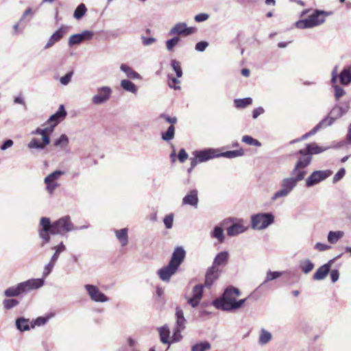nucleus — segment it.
Masks as SVG:
<instances>
[{"instance_id": "1", "label": "nucleus", "mask_w": 351, "mask_h": 351, "mask_svg": "<svg viewBox=\"0 0 351 351\" xmlns=\"http://www.w3.org/2000/svg\"><path fill=\"white\" fill-rule=\"evenodd\" d=\"M40 226L41 228L39 230V236L43 240L42 245L49 242V234H63L79 229L74 227L69 216L60 218L53 223L51 222L49 218L43 217L40 220Z\"/></svg>"}, {"instance_id": "2", "label": "nucleus", "mask_w": 351, "mask_h": 351, "mask_svg": "<svg viewBox=\"0 0 351 351\" xmlns=\"http://www.w3.org/2000/svg\"><path fill=\"white\" fill-rule=\"evenodd\" d=\"M45 281L41 278H33L9 287L5 289L3 295L6 298L22 296L33 290L38 289L44 285Z\"/></svg>"}, {"instance_id": "3", "label": "nucleus", "mask_w": 351, "mask_h": 351, "mask_svg": "<svg viewBox=\"0 0 351 351\" xmlns=\"http://www.w3.org/2000/svg\"><path fill=\"white\" fill-rule=\"evenodd\" d=\"M240 291L237 288L228 287L225 290L221 298L215 300L213 302L214 306L218 308L226 311L233 310L234 303L237 300V297L240 295Z\"/></svg>"}, {"instance_id": "4", "label": "nucleus", "mask_w": 351, "mask_h": 351, "mask_svg": "<svg viewBox=\"0 0 351 351\" xmlns=\"http://www.w3.org/2000/svg\"><path fill=\"white\" fill-rule=\"evenodd\" d=\"M328 14L322 10H316L307 19L298 21L295 23L296 27L299 29L311 28L322 24Z\"/></svg>"}, {"instance_id": "5", "label": "nucleus", "mask_w": 351, "mask_h": 351, "mask_svg": "<svg viewBox=\"0 0 351 351\" xmlns=\"http://www.w3.org/2000/svg\"><path fill=\"white\" fill-rule=\"evenodd\" d=\"M274 222V215L271 213H261L251 217V227L253 230L266 229Z\"/></svg>"}, {"instance_id": "6", "label": "nucleus", "mask_w": 351, "mask_h": 351, "mask_svg": "<svg viewBox=\"0 0 351 351\" xmlns=\"http://www.w3.org/2000/svg\"><path fill=\"white\" fill-rule=\"evenodd\" d=\"M297 185L296 180L289 177L284 178L280 182V189L273 195L271 198V201L274 202L278 199L287 197Z\"/></svg>"}, {"instance_id": "7", "label": "nucleus", "mask_w": 351, "mask_h": 351, "mask_svg": "<svg viewBox=\"0 0 351 351\" xmlns=\"http://www.w3.org/2000/svg\"><path fill=\"white\" fill-rule=\"evenodd\" d=\"M112 93L110 86H104L97 88V93L92 97L93 104L99 106L106 103L111 97Z\"/></svg>"}, {"instance_id": "8", "label": "nucleus", "mask_w": 351, "mask_h": 351, "mask_svg": "<svg viewBox=\"0 0 351 351\" xmlns=\"http://www.w3.org/2000/svg\"><path fill=\"white\" fill-rule=\"evenodd\" d=\"M197 29L194 27H188L184 22L176 23L169 32V35L175 36H188L195 33Z\"/></svg>"}, {"instance_id": "9", "label": "nucleus", "mask_w": 351, "mask_h": 351, "mask_svg": "<svg viewBox=\"0 0 351 351\" xmlns=\"http://www.w3.org/2000/svg\"><path fill=\"white\" fill-rule=\"evenodd\" d=\"M84 289L90 300L95 302H106L110 300V298L102 293L95 285L89 284L85 285Z\"/></svg>"}, {"instance_id": "10", "label": "nucleus", "mask_w": 351, "mask_h": 351, "mask_svg": "<svg viewBox=\"0 0 351 351\" xmlns=\"http://www.w3.org/2000/svg\"><path fill=\"white\" fill-rule=\"evenodd\" d=\"M332 174L330 170L315 171H313L306 180L307 187L313 186L322 180H324Z\"/></svg>"}, {"instance_id": "11", "label": "nucleus", "mask_w": 351, "mask_h": 351, "mask_svg": "<svg viewBox=\"0 0 351 351\" xmlns=\"http://www.w3.org/2000/svg\"><path fill=\"white\" fill-rule=\"evenodd\" d=\"M218 149L208 148L203 150L195 151L193 154L199 162V163L204 162L208 160L218 157Z\"/></svg>"}, {"instance_id": "12", "label": "nucleus", "mask_w": 351, "mask_h": 351, "mask_svg": "<svg viewBox=\"0 0 351 351\" xmlns=\"http://www.w3.org/2000/svg\"><path fill=\"white\" fill-rule=\"evenodd\" d=\"M93 32L89 30L83 31L81 34H75L71 36L69 38L68 45L72 47L79 45L84 40H89L93 37Z\"/></svg>"}, {"instance_id": "13", "label": "nucleus", "mask_w": 351, "mask_h": 351, "mask_svg": "<svg viewBox=\"0 0 351 351\" xmlns=\"http://www.w3.org/2000/svg\"><path fill=\"white\" fill-rule=\"evenodd\" d=\"M185 256L186 252L183 247L178 246L174 249L169 263L178 269L184 261Z\"/></svg>"}, {"instance_id": "14", "label": "nucleus", "mask_w": 351, "mask_h": 351, "mask_svg": "<svg viewBox=\"0 0 351 351\" xmlns=\"http://www.w3.org/2000/svg\"><path fill=\"white\" fill-rule=\"evenodd\" d=\"M67 112L64 105H60L56 113L52 114L47 120V123L50 124L53 128L60 123L66 116Z\"/></svg>"}, {"instance_id": "15", "label": "nucleus", "mask_w": 351, "mask_h": 351, "mask_svg": "<svg viewBox=\"0 0 351 351\" xmlns=\"http://www.w3.org/2000/svg\"><path fill=\"white\" fill-rule=\"evenodd\" d=\"M178 268L171 264L163 267L158 271V275L161 280L163 282H169L172 276H173L178 271Z\"/></svg>"}, {"instance_id": "16", "label": "nucleus", "mask_w": 351, "mask_h": 351, "mask_svg": "<svg viewBox=\"0 0 351 351\" xmlns=\"http://www.w3.org/2000/svg\"><path fill=\"white\" fill-rule=\"evenodd\" d=\"M204 285H197L193 289V296L189 298L187 300L192 307H196L198 306L203 295V289Z\"/></svg>"}, {"instance_id": "17", "label": "nucleus", "mask_w": 351, "mask_h": 351, "mask_svg": "<svg viewBox=\"0 0 351 351\" xmlns=\"http://www.w3.org/2000/svg\"><path fill=\"white\" fill-rule=\"evenodd\" d=\"M199 202L198 191L196 189L191 190L182 199V205H189L197 208Z\"/></svg>"}, {"instance_id": "18", "label": "nucleus", "mask_w": 351, "mask_h": 351, "mask_svg": "<svg viewBox=\"0 0 351 351\" xmlns=\"http://www.w3.org/2000/svg\"><path fill=\"white\" fill-rule=\"evenodd\" d=\"M343 115V113L339 110L338 107L336 106L331 110V111L329 113V115L325 119H324L319 123L324 128H326L327 126L331 125L334 123L335 120H336L338 118H340Z\"/></svg>"}, {"instance_id": "19", "label": "nucleus", "mask_w": 351, "mask_h": 351, "mask_svg": "<svg viewBox=\"0 0 351 351\" xmlns=\"http://www.w3.org/2000/svg\"><path fill=\"white\" fill-rule=\"evenodd\" d=\"M333 261H334V259L330 260L327 263L319 267L317 269V271L315 272V274H313V278L315 280H324L328 274V273L330 270L331 265L333 263Z\"/></svg>"}, {"instance_id": "20", "label": "nucleus", "mask_w": 351, "mask_h": 351, "mask_svg": "<svg viewBox=\"0 0 351 351\" xmlns=\"http://www.w3.org/2000/svg\"><path fill=\"white\" fill-rule=\"evenodd\" d=\"M219 270L217 267L211 266L206 271L204 286L210 288L213 282L218 278Z\"/></svg>"}, {"instance_id": "21", "label": "nucleus", "mask_w": 351, "mask_h": 351, "mask_svg": "<svg viewBox=\"0 0 351 351\" xmlns=\"http://www.w3.org/2000/svg\"><path fill=\"white\" fill-rule=\"evenodd\" d=\"M66 28L61 27L57 29L49 38L47 44L44 47L45 49L51 47L56 43L59 41L66 34Z\"/></svg>"}, {"instance_id": "22", "label": "nucleus", "mask_w": 351, "mask_h": 351, "mask_svg": "<svg viewBox=\"0 0 351 351\" xmlns=\"http://www.w3.org/2000/svg\"><path fill=\"white\" fill-rule=\"evenodd\" d=\"M247 230V227L243 225V221H240L237 223H234L227 228V234L229 237H235L245 232Z\"/></svg>"}, {"instance_id": "23", "label": "nucleus", "mask_w": 351, "mask_h": 351, "mask_svg": "<svg viewBox=\"0 0 351 351\" xmlns=\"http://www.w3.org/2000/svg\"><path fill=\"white\" fill-rule=\"evenodd\" d=\"M326 149L318 146L316 143L307 144L305 149H300L299 154L301 155L317 154L323 152Z\"/></svg>"}, {"instance_id": "24", "label": "nucleus", "mask_w": 351, "mask_h": 351, "mask_svg": "<svg viewBox=\"0 0 351 351\" xmlns=\"http://www.w3.org/2000/svg\"><path fill=\"white\" fill-rule=\"evenodd\" d=\"M340 83L348 86L351 83V64L345 66L339 75Z\"/></svg>"}, {"instance_id": "25", "label": "nucleus", "mask_w": 351, "mask_h": 351, "mask_svg": "<svg viewBox=\"0 0 351 351\" xmlns=\"http://www.w3.org/2000/svg\"><path fill=\"white\" fill-rule=\"evenodd\" d=\"M69 145V138L64 134H61L59 138L53 141V146L62 151H66L68 149Z\"/></svg>"}, {"instance_id": "26", "label": "nucleus", "mask_w": 351, "mask_h": 351, "mask_svg": "<svg viewBox=\"0 0 351 351\" xmlns=\"http://www.w3.org/2000/svg\"><path fill=\"white\" fill-rule=\"evenodd\" d=\"M307 173V171L306 169H302L300 167L295 165L293 169L291 171L290 173L289 178H292L293 180H296V182H299L304 180V177Z\"/></svg>"}, {"instance_id": "27", "label": "nucleus", "mask_w": 351, "mask_h": 351, "mask_svg": "<svg viewBox=\"0 0 351 351\" xmlns=\"http://www.w3.org/2000/svg\"><path fill=\"white\" fill-rule=\"evenodd\" d=\"M128 228H122L114 231L115 236L122 247L126 246L128 243Z\"/></svg>"}, {"instance_id": "28", "label": "nucleus", "mask_w": 351, "mask_h": 351, "mask_svg": "<svg viewBox=\"0 0 351 351\" xmlns=\"http://www.w3.org/2000/svg\"><path fill=\"white\" fill-rule=\"evenodd\" d=\"M228 253L226 251L219 252L215 258L213 267L224 266L226 265L228 259Z\"/></svg>"}, {"instance_id": "29", "label": "nucleus", "mask_w": 351, "mask_h": 351, "mask_svg": "<svg viewBox=\"0 0 351 351\" xmlns=\"http://www.w3.org/2000/svg\"><path fill=\"white\" fill-rule=\"evenodd\" d=\"M120 69L122 72H123L126 77L132 79V80H138L141 79V75L133 70L130 66L125 64H122L120 66Z\"/></svg>"}, {"instance_id": "30", "label": "nucleus", "mask_w": 351, "mask_h": 351, "mask_svg": "<svg viewBox=\"0 0 351 351\" xmlns=\"http://www.w3.org/2000/svg\"><path fill=\"white\" fill-rule=\"evenodd\" d=\"M176 325L175 327L184 330L185 328L186 319L184 318L182 310L179 306H177L176 308Z\"/></svg>"}, {"instance_id": "31", "label": "nucleus", "mask_w": 351, "mask_h": 351, "mask_svg": "<svg viewBox=\"0 0 351 351\" xmlns=\"http://www.w3.org/2000/svg\"><path fill=\"white\" fill-rule=\"evenodd\" d=\"M210 236L213 239H216L219 243H222L225 240L223 230L221 227L216 226L210 232Z\"/></svg>"}, {"instance_id": "32", "label": "nucleus", "mask_w": 351, "mask_h": 351, "mask_svg": "<svg viewBox=\"0 0 351 351\" xmlns=\"http://www.w3.org/2000/svg\"><path fill=\"white\" fill-rule=\"evenodd\" d=\"M244 155V150L241 148L237 150L227 151L225 152H220L219 149L218 157H224L227 158H234L237 157L242 156Z\"/></svg>"}, {"instance_id": "33", "label": "nucleus", "mask_w": 351, "mask_h": 351, "mask_svg": "<svg viewBox=\"0 0 351 351\" xmlns=\"http://www.w3.org/2000/svg\"><path fill=\"white\" fill-rule=\"evenodd\" d=\"M121 87L125 91L136 94L138 88L137 86L131 81L128 80H122L121 81Z\"/></svg>"}, {"instance_id": "34", "label": "nucleus", "mask_w": 351, "mask_h": 351, "mask_svg": "<svg viewBox=\"0 0 351 351\" xmlns=\"http://www.w3.org/2000/svg\"><path fill=\"white\" fill-rule=\"evenodd\" d=\"M272 339V335L268 330L262 328L260 331L258 343L261 345H266Z\"/></svg>"}, {"instance_id": "35", "label": "nucleus", "mask_w": 351, "mask_h": 351, "mask_svg": "<svg viewBox=\"0 0 351 351\" xmlns=\"http://www.w3.org/2000/svg\"><path fill=\"white\" fill-rule=\"evenodd\" d=\"M16 326L21 332L29 330L30 329V325L29 319L24 317H19L16 320Z\"/></svg>"}, {"instance_id": "36", "label": "nucleus", "mask_w": 351, "mask_h": 351, "mask_svg": "<svg viewBox=\"0 0 351 351\" xmlns=\"http://www.w3.org/2000/svg\"><path fill=\"white\" fill-rule=\"evenodd\" d=\"M158 332L160 334V341L163 343H169V335L170 331L169 328L167 326H163L158 328Z\"/></svg>"}, {"instance_id": "37", "label": "nucleus", "mask_w": 351, "mask_h": 351, "mask_svg": "<svg viewBox=\"0 0 351 351\" xmlns=\"http://www.w3.org/2000/svg\"><path fill=\"white\" fill-rule=\"evenodd\" d=\"M343 232L341 231H330L328 234V241L331 244L336 243L342 237Z\"/></svg>"}, {"instance_id": "38", "label": "nucleus", "mask_w": 351, "mask_h": 351, "mask_svg": "<svg viewBox=\"0 0 351 351\" xmlns=\"http://www.w3.org/2000/svg\"><path fill=\"white\" fill-rule=\"evenodd\" d=\"M19 304V301L13 298H8L4 299L2 302V305L4 309L10 310L12 308L18 306Z\"/></svg>"}, {"instance_id": "39", "label": "nucleus", "mask_w": 351, "mask_h": 351, "mask_svg": "<svg viewBox=\"0 0 351 351\" xmlns=\"http://www.w3.org/2000/svg\"><path fill=\"white\" fill-rule=\"evenodd\" d=\"M300 268L304 274H308L314 268L313 263L309 259H304L300 261Z\"/></svg>"}, {"instance_id": "40", "label": "nucleus", "mask_w": 351, "mask_h": 351, "mask_svg": "<svg viewBox=\"0 0 351 351\" xmlns=\"http://www.w3.org/2000/svg\"><path fill=\"white\" fill-rule=\"evenodd\" d=\"M64 174V172L60 170H56L49 174L44 180L45 182H56V181Z\"/></svg>"}, {"instance_id": "41", "label": "nucleus", "mask_w": 351, "mask_h": 351, "mask_svg": "<svg viewBox=\"0 0 351 351\" xmlns=\"http://www.w3.org/2000/svg\"><path fill=\"white\" fill-rule=\"evenodd\" d=\"M304 157L299 158L295 165L302 169H305L311 163V156L309 155H303Z\"/></svg>"}, {"instance_id": "42", "label": "nucleus", "mask_w": 351, "mask_h": 351, "mask_svg": "<svg viewBox=\"0 0 351 351\" xmlns=\"http://www.w3.org/2000/svg\"><path fill=\"white\" fill-rule=\"evenodd\" d=\"M86 5L84 3H81L75 10L73 16L77 20H80L86 14Z\"/></svg>"}, {"instance_id": "43", "label": "nucleus", "mask_w": 351, "mask_h": 351, "mask_svg": "<svg viewBox=\"0 0 351 351\" xmlns=\"http://www.w3.org/2000/svg\"><path fill=\"white\" fill-rule=\"evenodd\" d=\"M175 135V127L170 125L165 132L162 133V139L165 141H169L174 138Z\"/></svg>"}, {"instance_id": "44", "label": "nucleus", "mask_w": 351, "mask_h": 351, "mask_svg": "<svg viewBox=\"0 0 351 351\" xmlns=\"http://www.w3.org/2000/svg\"><path fill=\"white\" fill-rule=\"evenodd\" d=\"M252 99L250 97L243 99H237L234 100L235 106L238 108H243L252 104Z\"/></svg>"}, {"instance_id": "45", "label": "nucleus", "mask_w": 351, "mask_h": 351, "mask_svg": "<svg viewBox=\"0 0 351 351\" xmlns=\"http://www.w3.org/2000/svg\"><path fill=\"white\" fill-rule=\"evenodd\" d=\"M242 142L256 147H261V143L257 139L252 138L251 136L245 135L242 137Z\"/></svg>"}, {"instance_id": "46", "label": "nucleus", "mask_w": 351, "mask_h": 351, "mask_svg": "<svg viewBox=\"0 0 351 351\" xmlns=\"http://www.w3.org/2000/svg\"><path fill=\"white\" fill-rule=\"evenodd\" d=\"M210 348V344L207 342H201L192 346L191 351H205Z\"/></svg>"}, {"instance_id": "47", "label": "nucleus", "mask_w": 351, "mask_h": 351, "mask_svg": "<svg viewBox=\"0 0 351 351\" xmlns=\"http://www.w3.org/2000/svg\"><path fill=\"white\" fill-rule=\"evenodd\" d=\"M171 66L173 71L176 72L177 77H181L182 76V70L180 62L177 61L176 60H172Z\"/></svg>"}, {"instance_id": "48", "label": "nucleus", "mask_w": 351, "mask_h": 351, "mask_svg": "<svg viewBox=\"0 0 351 351\" xmlns=\"http://www.w3.org/2000/svg\"><path fill=\"white\" fill-rule=\"evenodd\" d=\"M180 38L178 36H174L172 38L167 40L166 42V47L167 49L169 51H173V48L178 45L180 42Z\"/></svg>"}, {"instance_id": "49", "label": "nucleus", "mask_w": 351, "mask_h": 351, "mask_svg": "<svg viewBox=\"0 0 351 351\" xmlns=\"http://www.w3.org/2000/svg\"><path fill=\"white\" fill-rule=\"evenodd\" d=\"M27 147L29 149H43L45 148V145H43L38 139L34 138L28 143Z\"/></svg>"}, {"instance_id": "50", "label": "nucleus", "mask_w": 351, "mask_h": 351, "mask_svg": "<svg viewBox=\"0 0 351 351\" xmlns=\"http://www.w3.org/2000/svg\"><path fill=\"white\" fill-rule=\"evenodd\" d=\"M54 128L49 125V127H47L44 129L37 128L36 130L33 131L32 132V134H40L44 136V135H48V134L51 133L53 131Z\"/></svg>"}, {"instance_id": "51", "label": "nucleus", "mask_w": 351, "mask_h": 351, "mask_svg": "<svg viewBox=\"0 0 351 351\" xmlns=\"http://www.w3.org/2000/svg\"><path fill=\"white\" fill-rule=\"evenodd\" d=\"M282 275V272L281 271H269L267 273L265 280L263 283H266L269 281L274 280Z\"/></svg>"}, {"instance_id": "52", "label": "nucleus", "mask_w": 351, "mask_h": 351, "mask_svg": "<svg viewBox=\"0 0 351 351\" xmlns=\"http://www.w3.org/2000/svg\"><path fill=\"white\" fill-rule=\"evenodd\" d=\"M324 128V127L320 123H319L317 125H316L311 130H310L308 132L304 134L300 140H305L308 136H312L315 134L317 131H319L320 129Z\"/></svg>"}, {"instance_id": "53", "label": "nucleus", "mask_w": 351, "mask_h": 351, "mask_svg": "<svg viewBox=\"0 0 351 351\" xmlns=\"http://www.w3.org/2000/svg\"><path fill=\"white\" fill-rule=\"evenodd\" d=\"M164 224L167 229H171L173 227V214L170 213L165 216L163 219Z\"/></svg>"}, {"instance_id": "54", "label": "nucleus", "mask_w": 351, "mask_h": 351, "mask_svg": "<svg viewBox=\"0 0 351 351\" xmlns=\"http://www.w3.org/2000/svg\"><path fill=\"white\" fill-rule=\"evenodd\" d=\"M168 78H169V87L172 88H173L175 90H180V86H173L172 85V84H180V81L179 80H178L176 77H173L171 75H168Z\"/></svg>"}, {"instance_id": "55", "label": "nucleus", "mask_w": 351, "mask_h": 351, "mask_svg": "<svg viewBox=\"0 0 351 351\" xmlns=\"http://www.w3.org/2000/svg\"><path fill=\"white\" fill-rule=\"evenodd\" d=\"M55 265V263L49 261V263L45 265L43 272V280L50 274Z\"/></svg>"}, {"instance_id": "56", "label": "nucleus", "mask_w": 351, "mask_h": 351, "mask_svg": "<svg viewBox=\"0 0 351 351\" xmlns=\"http://www.w3.org/2000/svg\"><path fill=\"white\" fill-rule=\"evenodd\" d=\"M47 320L48 319L46 317H39L36 318L35 320H34L33 322L31 323V327L34 328L35 326H40L45 325L47 323Z\"/></svg>"}, {"instance_id": "57", "label": "nucleus", "mask_w": 351, "mask_h": 351, "mask_svg": "<svg viewBox=\"0 0 351 351\" xmlns=\"http://www.w3.org/2000/svg\"><path fill=\"white\" fill-rule=\"evenodd\" d=\"M73 74V71H70V72L67 73L65 75H64L63 77H62L60 78V83L64 86L68 85L71 80Z\"/></svg>"}, {"instance_id": "58", "label": "nucleus", "mask_w": 351, "mask_h": 351, "mask_svg": "<svg viewBox=\"0 0 351 351\" xmlns=\"http://www.w3.org/2000/svg\"><path fill=\"white\" fill-rule=\"evenodd\" d=\"M345 174H346L345 169L341 168L334 176L332 182L334 183L337 182L338 181H339L341 178H343L344 177Z\"/></svg>"}, {"instance_id": "59", "label": "nucleus", "mask_w": 351, "mask_h": 351, "mask_svg": "<svg viewBox=\"0 0 351 351\" xmlns=\"http://www.w3.org/2000/svg\"><path fill=\"white\" fill-rule=\"evenodd\" d=\"M335 97L337 100H339L346 93L345 90L339 86H334Z\"/></svg>"}, {"instance_id": "60", "label": "nucleus", "mask_w": 351, "mask_h": 351, "mask_svg": "<svg viewBox=\"0 0 351 351\" xmlns=\"http://www.w3.org/2000/svg\"><path fill=\"white\" fill-rule=\"evenodd\" d=\"M183 329L174 328L173 334L172 336L173 341L177 342L179 341L182 339L181 332Z\"/></svg>"}, {"instance_id": "61", "label": "nucleus", "mask_w": 351, "mask_h": 351, "mask_svg": "<svg viewBox=\"0 0 351 351\" xmlns=\"http://www.w3.org/2000/svg\"><path fill=\"white\" fill-rule=\"evenodd\" d=\"M46 184V190L49 193H52L57 187L59 186V184L57 182H45Z\"/></svg>"}, {"instance_id": "62", "label": "nucleus", "mask_w": 351, "mask_h": 351, "mask_svg": "<svg viewBox=\"0 0 351 351\" xmlns=\"http://www.w3.org/2000/svg\"><path fill=\"white\" fill-rule=\"evenodd\" d=\"M208 46V42L200 41V42H198L195 45V50H197V51L202 52V51H205V49L207 48Z\"/></svg>"}, {"instance_id": "63", "label": "nucleus", "mask_w": 351, "mask_h": 351, "mask_svg": "<svg viewBox=\"0 0 351 351\" xmlns=\"http://www.w3.org/2000/svg\"><path fill=\"white\" fill-rule=\"evenodd\" d=\"M209 18V15L206 13H200L195 16L194 19L196 22L200 23L206 21Z\"/></svg>"}, {"instance_id": "64", "label": "nucleus", "mask_w": 351, "mask_h": 351, "mask_svg": "<svg viewBox=\"0 0 351 351\" xmlns=\"http://www.w3.org/2000/svg\"><path fill=\"white\" fill-rule=\"evenodd\" d=\"M141 39H142L143 44L145 46L151 45L156 41V39L155 38H152V37L147 38L144 36H141Z\"/></svg>"}]
</instances>
